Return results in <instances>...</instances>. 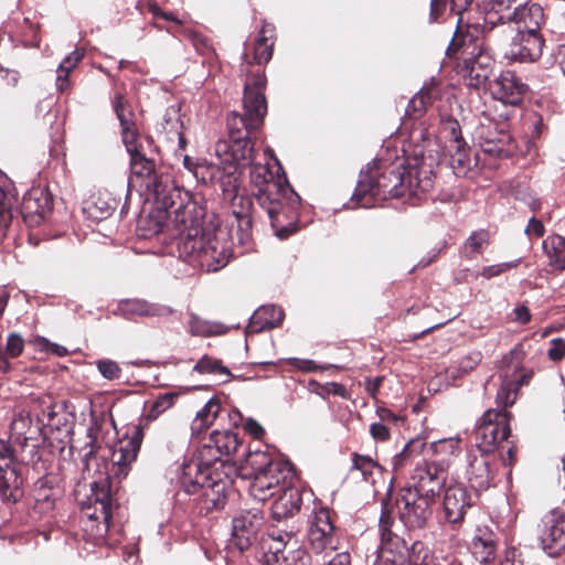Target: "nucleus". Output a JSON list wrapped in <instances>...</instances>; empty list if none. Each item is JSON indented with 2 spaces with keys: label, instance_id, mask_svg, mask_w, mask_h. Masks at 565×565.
I'll list each match as a JSON object with an SVG mask.
<instances>
[{
  "label": "nucleus",
  "instance_id": "412c9836",
  "mask_svg": "<svg viewBox=\"0 0 565 565\" xmlns=\"http://www.w3.org/2000/svg\"><path fill=\"white\" fill-rule=\"evenodd\" d=\"M239 445L237 435L232 430H215L211 434L207 444L200 451L202 458L216 462L223 457L233 455Z\"/></svg>",
  "mask_w": 565,
  "mask_h": 565
},
{
  "label": "nucleus",
  "instance_id": "6e6d98bb",
  "mask_svg": "<svg viewBox=\"0 0 565 565\" xmlns=\"http://www.w3.org/2000/svg\"><path fill=\"white\" fill-rule=\"evenodd\" d=\"M122 142L127 149L129 156H132L139 152V148L137 145L138 132L135 126L122 128L121 129Z\"/></svg>",
  "mask_w": 565,
  "mask_h": 565
},
{
  "label": "nucleus",
  "instance_id": "2f4dec72",
  "mask_svg": "<svg viewBox=\"0 0 565 565\" xmlns=\"http://www.w3.org/2000/svg\"><path fill=\"white\" fill-rule=\"evenodd\" d=\"M284 319L281 308L269 305L258 308L250 318L248 328L252 332H262L264 330L276 328Z\"/></svg>",
  "mask_w": 565,
  "mask_h": 565
},
{
  "label": "nucleus",
  "instance_id": "ea45409f",
  "mask_svg": "<svg viewBox=\"0 0 565 565\" xmlns=\"http://www.w3.org/2000/svg\"><path fill=\"white\" fill-rule=\"evenodd\" d=\"M381 471V466L371 457L353 454L351 472H359L365 482L374 483Z\"/></svg>",
  "mask_w": 565,
  "mask_h": 565
},
{
  "label": "nucleus",
  "instance_id": "c756f323",
  "mask_svg": "<svg viewBox=\"0 0 565 565\" xmlns=\"http://www.w3.org/2000/svg\"><path fill=\"white\" fill-rule=\"evenodd\" d=\"M511 22L518 24V30L540 33L539 29L544 23L543 8L536 2H526L519 10L518 15Z\"/></svg>",
  "mask_w": 565,
  "mask_h": 565
},
{
  "label": "nucleus",
  "instance_id": "473e14b6",
  "mask_svg": "<svg viewBox=\"0 0 565 565\" xmlns=\"http://www.w3.org/2000/svg\"><path fill=\"white\" fill-rule=\"evenodd\" d=\"M472 553L480 563L491 562L495 556V536L487 527L477 529L471 542Z\"/></svg>",
  "mask_w": 565,
  "mask_h": 565
},
{
  "label": "nucleus",
  "instance_id": "4c0bfd02",
  "mask_svg": "<svg viewBox=\"0 0 565 565\" xmlns=\"http://www.w3.org/2000/svg\"><path fill=\"white\" fill-rule=\"evenodd\" d=\"M446 148L455 173L458 175L465 174L471 163L470 149L466 141L455 140L452 143H447Z\"/></svg>",
  "mask_w": 565,
  "mask_h": 565
},
{
  "label": "nucleus",
  "instance_id": "e433bc0d",
  "mask_svg": "<svg viewBox=\"0 0 565 565\" xmlns=\"http://www.w3.org/2000/svg\"><path fill=\"white\" fill-rule=\"evenodd\" d=\"M17 204V194L12 182L0 172V225H6L12 214V209Z\"/></svg>",
  "mask_w": 565,
  "mask_h": 565
},
{
  "label": "nucleus",
  "instance_id": "3c124183",
  "mask_svg": "<svg viewBox=\"0 0 565 565\" xmlns=\"http://www.w3.org/2000/svg\"><path fill=\"white\" fill-rule=\"evenodd\" d=\"M287 545L284 536L279 535L278 537H273L271 544L269 545V551L265 556L266 565L278 564L281 563L284 557L282 548Z\"/></svg>",
  "mask_w": 565,
  "mask_h": 565
},
{
  "label": "nucleus",
  "instance_id": "a19ab883",
  "mask_svg": "<svg viewBox=\"0 0 565 565\" xmlns=\"http://www.w3.org/2000/svg\"><path fill=\"white\" fill-rule=\"evenodd\" d=\"M430 449L434 455L440 457L438 465L444 467L452 457H457L460 454V440L458 438L440 439L431 443Z\"/></svg>",
  "mask_w": 565,
  "mask_h": 565
},
{
  "label": "nucleus",
  "instance_id": "2eb2a0df",
  "mask_svg": "<svg viewBox=\"0 0 565 565\" xmlns=\"http://www.w3.org/2000/svg\"><path fill=\"white\" fill-rule=\"evenodd\" d=\"M539 540L542 548L556 556L565 548V513L558 509L547 512L541 521Z\"/></svg>",
  "mask_w": 565,
  "mask_h": 565
},
{
  "label": "nucleus",
  "instance_id": "58836bf2",
  "mask_svg": "<svg viewBox=\"0 0 565 565\" xmlns=\"http://www.w3.org/2000/svg\"><path fill=\"white\" fill-rule=\"evenodd\" d=\"M221 411V404L217 399L211 398L195 415L191 430L193 434H200L209 428Z\"/></svg>",
  "mask_w": 565,
  "mask_h": 565
},
{
  "label": "nucleus",
  "instance_id": "338daca9",
  "mask_svg": "<svg viewBox=\"0 0 565 565\" xmlns=\"http://www.w3.org/2000/svg\"><path fill=\"white\" fill-rule=\"evenodd\" d=\"M411 446L412 443L406 444L404 449L393 458L392 465L394 470L402 469L409 461Z\"/></svg>",
  "mask_w": 565,
  "mask_h": 565
},
{
  "label": "nucleus",
  "instance_id": "603ef678",
  "mask_svg": "<svg viewBox=\"0 0 565 565\" xmlns=\"http://www.w3.org/2000/svg\"><path fill=\"white\" fill-rule=\"evenodd\" d=\"M124 102V97L120 94H117L114 98V109L116 111L117 118L119 119L121 129L135 126L132 120L134 115L130 109L125 106Z\"/></svg>",
  "mask_w": 565,
  "mask_h": 565
},
{
  "label": "nucleus",
  "instance_id": "f8f14e48",
  "mask_svg": "<svg viewBox=\"0 0 565 565\" xmlns=\"http://www.w3.org/2000/svg\"><path fill=\"white\" fill-rule=\"evenodd\" d=\"M292 477L290 465L276 460V463L271 465L266 472L253 475L249 493L254 499L265 501L291 483Z\"/></svg>",
  "mask_w": 565,
  "mask_h": 565
},
{
  "label": "nucleus",
  "instance_id": "69168bd1",
  "mask_svg": "<svg viewBox=\"0 0 565 565\" xmlns=\"http://www.w3.org/2000/svg\"><path fill=\"white\" fill-rule=\"evenodd\" d=\"M524 232L529 237H541L543 236L545 228L540 220L531 217Z\"/></svg>",
  "mask_w": 565,
  "mask_h": 565
},
{
  "label": "nucleus",
  "instance_id": "20e7f679",
  "mask_svg": "<svg viewBox=\"0 0 565 565\" xmlns=\"http://www.w3.org/2000/svg\"><path fill=\"white\" fill-rule=\"evenodd\" d=\"M490 43L499 44L488 41L484 35L482 39L476 38L470 31L451 41L448 52L458 54L457 73L467 86L479 88L489 79L494 65L488 50Z\"/></svg>",
  "mask_w": 565,
  "mask_h": 565
},
{
  "label": "nucleus",
  "instance_id": "a211bd4d",
  "mask_svg": "<svg viewBox=\"0 0 565 565\" xmlns=\"http://www.w3.org/2000/svg\"><path fill=\"white\" fill-rule=\"evenodd\" d=\"M415 483L413 490L418 491L420 495L427 497L430 500L439 494L446 481L445 467L436 462H424L417 465L412 475Z\"/></svg>",
  "mask_w": 565,
  "mask_h": 565
},
{
  "label": "nucleus",
  "instance_id": "de8ad7c7",
  "mask_svg": "<svg viewBox=\"0 0 565 565\" xmlns=\"http://www.w3.org/2000/svg\"><path fill=\"white\" fill-rule=\"evenodd\" d=\"M434 84L424 86L408 103L407 113H420L433 102Z\"/></svg>",
  "mask_w": 565,
  "mask_h": 565
},
{
  "label": "nucleus",
  "instance_id": "c03bdc74",
  "mask_svg": "<svg viewBox=\"0 0 565 565\" xmlns=\"http://www.w3.org/2000/svg\"><path fill=\"white\" fill-rule=\"evenodd\" d=\"M194 371L199 373H209L214 375H220L223 381L227 380L231 376L227 367L222 365L220 360L212 359L209 355L202 356L196 364L194 365Z\"/></svg>",
  "mask_w": 565,
  "mask_h": 565
},
{
  "label": "nucleus",
  "instance_id": "5701e85b",
  "mask_svg": "<svg viewBox=\"0 0 565 565\" xmlns=\"http://www.w3.org/2000/svg\"><path fill=\"white\" fill-rule=\"evenodd\" d=\"M130 167L132 173L142 179L141 185L149 191V194L153 196L156 201V190L162 189L159 182L163 179H171L168 174L158 175L154 172V163L147 159L140 151L130 156Z\"/></svg>",
  "mask_w": 565,
  "mask_h": 565
},
{
  "label": "nucleus",
  "instance_id": "8fccbe9b",
  "mask_svg": "<svg viewBox=\"0 0 565 565\" xmlns=\"http://www.w3.org/2000/svg\"><path fill=\"white\" fill-rule=\"evenodd\" d=\"M220 326L201 319L196 315L190 317V332L193 335L210 337L218 333Z\"/></svg>",
  "mask_w": 565,
  "mask_h": 565
},
{
  "label": "nucleus",
  "instance_id": "f03ea898",
  "mask_svg": "<svg viewBox=\"0 0 565 565\" xmlns=\"http://www.w3.org/2000/svg\"><path fill=\"white\" fill-rule=\"evenodd\" d=\"M156 190L154 207L140 220L150 234L175 232L182 238L196 236L201 227L203 210L192 200L191 194L174 184L172 179H163Z\"/></svg>",
  "mask_w": 565,
  "mask_h": 565
},
{
  "label": "nucleus",
  "instance_id": "1a4fd4ad",
  "mask_svg": "<svg viewBox=\"0 0 565 565\" xmlns=\"http://www.w3.org/2000/svg\"><path fill=\"white\" fill-rule=\"evenodd\" d=\"M530 0H484L481 32L488 41L501 43L512 33L510 23Z\"/></svg>",
  "mask_w": 565,
  "mask_h": 565
},
{
  "label": "nucleus",
  "instance_id": "4468645a",
  "mask_svg": "<svg viewBox=\"0 0 565 565\" xmlns=\"http://www.w3.org/2000/svg\"><path fill=\"white\" fill-rule=\"evenodd\" d=\"M392 524V510L385 504L379 522L381 544L377 559L383 565H404L405 544L398 535L391 531Z\"/></svg>",
  "mask_w": 565,
  "mask_h": 565
},
{
  "label": "nucleus",
  "instance_id": "0e129e2a",
  "mask_svg": "<svg viewBox=\"0 0 565 565\" xmlns=\"http://www.w3.org/2000/svg\"><path fill=\"white\" fill-rule=\"evenodd\" d=\"M481 361V353L473 352L469 355L463 356L459 362V367L463 372L473 370Z\"/></svg>",
  "mask_w": 565,
  "mask_h": 565
},
{
  "label": "nucleus",
  "instance_id": "6ab92c4d",
  "mask_svg": "<svg viewBox=\"0 0 565 565\" xmlns=\"http://www.w3.org/2000/svg\"><path fill=\"white\" fill-rule=\"evenodd\" d=\"M333 531L330 519V512L326 508L317 510L309 524L308 542L310 546L317 552L321 553L328 547H332Z\"/></svg>",
  "mask_w": 565,
  "mask_h": 565
},
{
  "label": "nucleus",
  "instance_id": "39448f33",
  "mask_svg": "<svg viewBox=\"0 0 565 565\" xmlns=\"http://www.w3.org/2000/svg\"><path fill=\"white\" fill-rule=\"evenodd\" d=\"M250 181L258 189V200L266 209L271 226L276 230V235L279 238L287 237L295 231V227L281 224L284 204L279 196L285 198L291 192L290 189L282 183L279 175H275L270 171L268 163L254 164L250 170Z\"/></svg>",
  "mask_w": 565,
  "mask_h": 565
},
{
  "label": "nucleus",
  "instance_id": "0eeeda50",
  "mask_svg": "<svg viewBox=\"0 0 565 565\" xmlns=\"http://www.w3.org/2000/svg\"><path fill=\"white\" fill-rule=\"evenodd\" d=\"M212 463L210 460L202 458L200 452L198 458L183 465L180 482L186 493H196L202 489L206 503H211L206 508L218 509L224 504V499L221 497L224 486L211 478Z\"/></svg>",
  "mask_w": 565,
  "mask_h": 565
},
{
  "label": "nucleus",
  "instance_id": "b1692460",
  "mask_svg": "<svg viewBox=\"0 0 565 565\" xmlns=\"http://www.w3.org/2000/svg\"><path fill=\"white\" fill-rule=\"evenodd\" d=\"M492 462L493 458L488 452H481L470 460L467 476L472 488L476 490L489 488L495 475Z\"/></svg>",
  "mask_w": 565,
  "mask_h": 565
},
{
  "label": "nucleus",
  "instance_id": "9b49d317",
  "mask_svg": "<svg viewBox=\"0 0 565 565\" xmlns=\"http://www.w3.org/2000/svg\"><path fill=\"white\" fill-rule=\"evenodd\" d=\"M430 500L427 497L420 495L418 491L413 488H403L396 498L395 505L388 502H383L382 509L385 504L392 510V516L395 515V509L401 521L411 529L422 527L431 514Z\"/></svg>",
  "mask_w": 565,
  "mask_h": 565
},
{
  "label": "nucleus",
  "instance_id": "5fc2aeb1",
  "mask_svg": "<svg viewBox=\"0 0 565 565\" xmlns=\"http://www.w3.org/2000/svg\"><path fill=\"white\" fill-rule=\"evenodd\" d=\"M520 264V259H514L511 262L500 263L495 265L486 266L481 270V276L490 279L492 277L499 276L512 268L518 267Z\"/></svg>",
  "mask_w": 565,
  "mask_h": 565
},
{
  "label": "nucleus",
  "instance_id": "f257e3e1",
  "mask_svg": "<svg viewBox=\"0 0 565 565\" xmlns=\"http://www.w3.org/2000/svg\"><path fill=\"white\" fill-rule=\"evenodd\" d=\"M434 186V174L424 162L406 170L402 164L384 171L373 167L361 172L355 191L351 198L354 206L371 207L376 198L419 196Z\"/></svg>",
  "mask_w": 565,
  "mask_h": 565
},
{
  "label": "nucleus",
  "instance_id": "7ed1b4c3",
  "mask_svg": "<svg viewBox=\"0 0 565 565\" xmlns=\"http://www.w3.org/2000/svg\"><path fill=\"white\" fill-rule=\"evenodd\" d=\"M178 249L184 260L207 273L225 267L232 255L228 234L221 227L204 228L196 236L188 235L179 242Z\"/></svg>",
  "mask_w": 565,
  "mask_h": 565
},
{
  "label": "nucleus",
  "instance_id": "e2e57ef3",
  "mask_svg": "<svg viewBox=\"0 0 565 565\" xmlns=\"http://www.w3.org/2000/svg\"><path fill=\"white\" fill-rule=\"evenodd\" d=\"M317 395L322 398H327L329 395L347 397V390L342 384L331 382L323 384L321 391L317 392Z\"/></svg>",
  "mask_w": 565,
  "mask_h": 565
},
{
  "label": "nucleus",
  "instance_id": "774afa93",
  "mask_svg": "<svg viewBox=\"0 0 565 565\" xmlns=\"http://www.w3.org/2000/svg\"><path fill=\"white\" fill-rule=\"evenodd\" d=\"M371 436L376 440H387L390 438L388 428L382 423H374L370 427Z\"/></svg>",
  "mask_w": 565,
  "mask_h": 565
},
{
  "label": "nucleus",
  "instance_id": "72a5a7b5",
  "mask_svg": "<svg viewBox=\"0 0 565 565\" xmlns=\"http://www.w3.org/2000/svg\"><path fill=\"white\" fill-rule=\"evenodd\" d=\"M193 175L204 184L220 181L224 192L233 189V185H228V175L223 172L222 166H215L205 159L198 160V166L193 167Z\"/></svg>",
  "mask_w": 565,
  "mask_h": 565
},
{
  "label": "nucleus",
  "instance_id": "4d7b16f0",
  "mask_svg": "<svg viewBox=\"0 0 565 565\" xmlns=\"http://www.w3.org/2000/svg\"><path fill=\"white\" fill-rule=\"evenodd\" d=\"M443 132L448 138V143H452L455 140L465 141L461 136L459 122L454 118H447L443 121Z\"/></svg>",
  "mask_w": 565,
  "mask_h": 565
},
{
  "label": "nucleus",
  "instance_id": "680f3d73",
  "mask_svg": "<svg viewBox=\"0 0 565 565\" xmlns=\"http://www.w3.org/2000/svg\"><path fill=\"white\" fill-rule=\"evenodd\" d=\"M565 355V340L562 338H555L550 342L547 350V356L552 361H559Z\"/></svg>",
  "mask_w": 565,
  "mask_h": 565
},
{
  "label": "nucleus",
  "instance_id": "09e8293b",
  "mask_svg": "<svg viewBox=\"0 0 565 565\" xmlns=\"http://www.w3.org/2000/svg\"><path fill=\"white\" fill-rule=\"evenodd\" d=\"M408 562L409 565H436L434 556L420 542L412 545Z\"/></svg>",
  "mask_w": 565,
  "mask_h": 565
},
{
  "label": "nucleus",
  "instance_id": "bf43d9fd",
  "mask_svg": "<svg viewBox=\"0 0 565 565\" xmlns=\"http://www.w3.org/2000/svg\"><path fill=\"white\" fill-rule=\"evenodd\" d=\"M271 565H311V556L303 550H296L290 556L284 557L281 563Z\"/></svg>",
  "mask_w": 565,
  "mask_h": 565
},
{
  "label": "nucleus",
  "instance_id": "6e6552de",
  "mask_svg": "<svg viewBox=\"0 0 565 565\" xmlns=\"http://www.w3.org/2000/svg\"><path fill=\"white\" fill-rule=\"evenodd\" d=\"M525 351L522 345H516L505 354L500 365L501 386L497 393V404L505 411L514 404L518 388L526 384L533 376V370L523 365Z\"/></svg>",
  "mask_w": 565,
  "mask_h": 565
},
{
  "label": "nucleus",
  "instance_id": "79ce46f5",
  "mask_svg": "<svg viewBox=\"0 0 565 565\" xmlns=\"http://www.w3.org/2000/svg\"><path fill=\"white\" fill-rule=\"evenodd\" d=\"M274 28L269 24H265L260 31L259 38L256 40L254 45L253 62L256 64L267 63L273 55V43H268L267 33H271Z\"/></svg>",
  "mask_w": 565,
  "mask_h": 565
},
{
  "label": "nucleus",
  "instance_id": "a878e982",
  "mask_svg": "<svg viewBox=\"0 0 565 565\" xmlns=\"http://www.w3.org/2000/svg\"><path fill=\"white\" fill-rule=\"evenodd\" d=\"M301 502L302 499L299 489L289 483L278 492V498L274 501L271 507V515L277 521L292 516L299 512Z\"/></svg>",
  "mask_w": 565,
  "mask_h": 565
},
{
  "label": "nucleus",
  "instance_id": "f704fd0d",
  "mask_svg": "<svg viewBox=\"0 0 565 565\" xmlns=\"http://www.w3.org/2000/svg\"><path fill=\"white\" fill-rule=\"evenodd\" d=\"M276 463L270 456L260 450L249 451L244 461L241 463V473L244 478L253 479V475L266 472L267 469L271 468V465Z\"/></svg>",
  "mask_w": 565,
  "mask_h": 565
},
{
  "label": "nucleus",
  "instance_id": "ddd939ff",
  "mask_svg": "<svg viewBox=\"0 0 565 565\" xmlns=\"http://www.w3.org/2000/svg\"><path fill=\"white\" fill-rule=\"evenodd\" d=\"M510 413L489 409L483 414L477 430V446L481 452L491 454L510 435Z\"/></svg>",
  "mask_w": 565,
  "mask_h": 565
},
{
  "label": "nucleus",
  "instance_id": "c9c22d12",
  "mask_svg": "<svg viewBox=\"0 0 565 565\" xmlns=\"http://www.w3.org/2000/svg\"><path fill=\"white\" fill-rule=\"evenodd\" d=\"M543 250L548 258V265L555 269H565V237L551 235L543 241Z\"/></svg>",
  "mask_w": 565,
  "mask_h": 565
},
{
  "label": "nucleus",
  "instance_id": "bb28decb",
  "mask_svg": "<svg viewBox=\"0 0 565 565\" xmlns=\"http://www.w3.org/2000/svg\"><path fill=\"white\" fill-rule=\"evenodd\" d=\"M51 210V200L41 189L30 191L22 201V213L25 220L40 223Z\"/></svg>",
  "mask_w": 565,
  "mask_h": 565
},
{
  "label": "nucleus",
  "instance_id": "393cba45",
  "mask_svg": "<svg viewBox=\"0 0 565 565\" xmlns=\"http://www.w3.org/2000/svg\"><path fill=\"white\" fill-rule=\"evenodd\" d=\"M92 494L89 500L95 504V511L88 514L89 518L98 519L102 516L108 525L111 519V494L110 481L108 477L100 478L90 483Z\"/></svg>",
  "mask_w": 565,
  "mask_h": 565
},
{
  "label": "nucleus",
  "instance_id": "4be33fe9",
  "mask_svg": "<svg viewBox=\"0 0 565 565\" xmlns=\"http://www.w3.org/2000/svg\"><path fill=\"white\" fill-rule=\"evenodd\" d=\"M527 86L512 71H503L494 79L492 93L504 104L518 105L522 102Z\"/></svg>",
  "mask_w": 565,
  "mask_h": 565
},
{
  "label": "nucleus",
  "instance_id": "052dcab7",
  "mask_svg": "<svg viewBox=\"0 0 565 565\" xmlns=\"http://www.w3.org/2000/svg\"><path fill=\"white\" fill-rule=\"evenodd\" d=\"M23 348H24V342H23V339L19 334L11 333L8 337L6 351L11 358L19 356L22 353Z\"/></svg>",
  "mask_w": 565,
  "mask_h": 565
},
{
  "label": "nucleus",
  "instance_id": "7c9ffc66",
  "mask_svg": "<svg viewBox=\"0 0 565 565\" xmlns=\"http://www.w3.org/2000/svg\"><path fill=\"white\" fill-rule=\"evenodd\" d=\"M11 463V449L4 441L0 440V492L10 489L17 490L22 483V480L19 478Z\"/></svg>",
  "mask_w": 565,
  "mask_h": 565
},
{
  "label": "nucleus",
  "instance_id": "49530a36",
  "mask_svg": "<svg viewBox=\"0 0 565 565\" xmlns=\"http://www.w3.org/2000/svg\"><path fill=\"white\" fill-rule=\"evenodd\" d=\"M178 396H179L178 393H172V392L159 395L154 399V402L152 403V405L148 412V415H147L148 418L157 419L161 414H163L166 411H168L169 408H171L174 405Z\"/></svg>",
  "mask_w": 565,
  "mask_h": 565
},
{
  "label": "nucleus",
  "instance_id": "f3484780",
  "mask_svg": "<svg viewBox=\"0 0 565 565\" xmlns=\"http://www.w3.org/2000/svg\"><path fill=\"white\" fill-rule=\"evenodd\" d=\"M544 40L540 33L518 30L509 43L504 55L516 62H534L542 55Z\"/></svg>",
  "mask_w": 565,
  "mask_h": 565
},
{
  "label": "nucleus",
  "instance_id": "aec40b11",
  "mask_svg": "<svg viewBox=\"0 0 565 565\" xmlns=\"http://www.w3.org/2000/svg\"><path fill=\"white\" fill-rule=\"evenodd\" d=\"M443 504L445 518L449 523L461 522L472 504L471 493L460 483L450 484L446 489Z\"/></svg>",
  "mask_w": 565,
  "mask_h": 565
},
{
  "label": "nucleus",
  "instance_id": "c85d7f7f",
  "mask_svg": "<svg viewBox=\"0 0 565 565\" xmlns=\"http://www.w3.org/2000/svg\"><path fill=\"white\" fill-rule=\"evenodd\" d=\"M117 312L126 318H134L164 316L171 313V310L141 299H126L118 302Z\"/></svg>",
  "mask_w": 565,
  "mask_h": 565
},
{
  "label": "nucleus",
  "instance_id": "9d476101",
  "mask_svg": "<svg viewBox=\"0 0 565 565\" xmlns=\"http://www.w3.org/2000/svg\"><path fill=\"white\" fill-rule=\"evenodd\" d=\"M215 153L223 172L228 175V185L236 188L237 174L250 166L254 156L253 145L248 139L220 140L215 145Z\"/></svg>",
  "mask_w": 565,
  "mask_h": 565
},
{
  "label": "nucleus",
  "instance_id": "dca6fc26",
  "mask_svg": "<svg viewBox=\"0 0 565 565\" xmlns=\"http://www.w3.org/2000/svg\"><path fill=\"white\" fill-rule=\"evenodd\" d=\"M264 522L263 511L258 507L242 510L234 519L232 536L234 544L245 551L255 540Z\"/></svg>",
  "mask_w": 565,
  "mask_h": 565
},
{
  "label": "nucleus",
  "instance_id": "864d4df0",
  "mask_svg": "<svg viewBox=\"0 0 565 565\" xmlns=\"http://www.w3.org/2000/svg\"><path fill=\"white\" fill-rule=\"evenodd\" d=\"M99 427L97 425H90L86 430V440L83 449L85 450V458H89L95 455L99 448L98 444Z\"/></svg>",
  "mask_w": 565,
  "mask_h": 565
},
{
  "label": "nucleus",
  "instance_id": "13d9d810",
  "mask_svg": "<svg viewBox=\"0 0 565 565\" xmlns=\"http://www.w3.org/2000/svg\"><path fill=\"white\" fill-rule=\"evenodd\" d=\"M96 365L100 374L107 380H115L120 375V367L114 361L99 360L96 362Z\"/></svg>",
  "mask_w": 565,
  "mask_h": 565
},
{
  "label": "nucleus",
  "instance_id": "423d86ee",
  "mask_svg": "<svg viewBox=\"0 0 565 565\" xmlns=\"http://www.w3.org/2000/svg\"><path fill=\"white\" fill-rule=\"evenodd\" d=\"M266 77L257 72L250 79H247L244 90V114L232 113L227 117V129L230 140L248 139L250 130L257 129L263 122L267 113L266 98L263 89Z\"/></svg>",
  "mask_w": 565,
  "mask_h": 565
},
{
  "label": "nucleus",
  "instance_id": "37998d69",
  "mask_svg": "<svg viewBox=\"0 0 565 565\" xmlns=\"http://www.w3.org/2000/svg\"><path fill=\"white\" fill-rule=\"evenodd\" d=\"M490 235L487 231L473 232L465 243V254L468 258L473 259L480 255L489 245Z\"/></svg>",
  "mask_w": 565,
  "mask_h": 565
},
{
  "label": "nucleus",
  "instance_id": "a18cd8bd",
  "mask_svg": "<svg viewBox=\"0 0 565 565\" xmlns=\"http://www.w3.org/2000/svg\"><path fill=\"white\" fill-rule=\"evenodd\" d=\"M31 424L30 415L25 412H20L11 423V437L17 441H26L31 438V436H28L32 428Z\"/></svg>",
  "mask_w": 565,
  "mask_h": 565
},
{
  "label": "nucleus",
  "instance_id": "cd10ccee",
  "mask_svg": "<svg viewBox=\"0 0 565 565\" xmlns=\"http://www.w3.org/2000/svg\"><path fill=\"white\" fill-rule=\"evenodd\" d=\"M139 448V438L132 437L125 445L114 450L111 472L117 478H125L128 475L131 463L137 459Z\"/></svg>",
  "mask_w": 565,
  "mask_h": 565
}]
</instances>
